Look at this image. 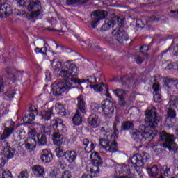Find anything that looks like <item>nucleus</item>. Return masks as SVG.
I'll use <instances>...</instances> for the list:
<instances>
[{
	"instance_id": "58",
	"label": "nucleus",
	"mask_w": 178,
	"mask_h": 178,
	"mask_svg": "<svg viewBox=\"0 0 178 178\" xmlns=\"http://www.w3.org/2000/svg\"><path fill=\"white\" fill-rule=\"evenodd\" d=\"M134 60L137 63V65H141V63H143L144 60H143V58H141V57H140L138 56H136L134 57Z\"/></svg>"
},
{
	"instance_id": "34",
	"label": "nucleus",
	"mask_w": 178,
	"mask_h": 178,
	"mask_svg": "<svg viewBox=\"0 0 178 178\" xmlns=\"http://www.w3.org/2000/svg\"><path fill=\"white\" fill-rule=\"evenodd\" d=\"M37 144L40 147H44V145H47V136L45 134L38 135Z\"/></svg>"
},
{
	"instance_id": "12",
	"label": "nucleus",
	"mask_w": 178,
	"mask_h": 178,
	"mask_svg": "<svg viewBox=\"0 0 178 178\" xmlns=\"http://www.w3.org/2000/svg\"><path fill=\"white\" fill-rule=\"evenodd\" d=\"M12 8L7 3L0 4V17H8L12 15Z\"/></svg>"
},
{
	"instance_id": "47",
	"label": "nucleus",
	"mask_w": 178,
	"mask_h": 178,
	"mask_svg": "<svg viewBox=\"0 0 178 178\" xmlns=\"http://www.w3.org/2000/svg\"><path fill=\"white\" fill-rule=\"evenodd\" d=\"M22 136L20 135H18L17 137V139H15L13 141V144L14 145V147H16L17 148L20 147L22 145Z\"/></svg>"
},
{
	"instance_id": "24",
	"label": "nucleus",
	"mask_w": 178,
	"mask_h": 178,
	"mask_svg": "<svg viewBox=\"0 0 178 178\" xmlns=\"http://www.w3.org/2000/svg\"><path fill=\"white\" fill-rule=\"evenodd\" d=\"M106 151H108L111 154H115V152H118V151H119L118 147V143H116L115 139H111V140H109L108 146H107Z\"/></svg>"
},
{
	"instance_id": "26",
	"label": "nucleus",
	"mask_w": 178,
	"mask_h": 178,
	"mask_svg": "<svg viewBox=\"0 0 178 178\" xmlns=\"http://www.w3.org/2000/svg\"><path fill=\"white\" fill-rule=\"evenodd\" d=\"M121 83L122 86H130V84L134 83L133 75L131 74L124 75L121 77Z\"/></svg>"
},
{
	"instance_id": "5",
	"label": "nucleus",
	"mask_w": 178,
	"mask_h": 178,
	"mask_svg": "<svg viewBox=\"0 0 178 178\" xmlns=\"http://www.w3.org/2000/svg\"><path fill=\"white\" fill-rule=\"evenodd\" d=\"M95 108H93V111L97 112L99 109H102L105 118H111L113 116L115 112V104L110 100H106L101 106L97 105V106H95Z\"/></svg>"
},
{
	"instance_id": "31",
	"label": "nucleus",
	"mask_w": 178,
	"mask_h": 178,
	"mask_svg": "<svg viewBox=\"0 0 178 178\" xmlns=\"http://www.w3.org/2000/svg\"><path fill=\"white\" fill-rule=\"evenodd\" d=\"M35 115L34 113H29L26 114V115L23 118V120L27 124H31L34 120L35 119Z\"/></svg>"
},
{
	"instance_id": "2",
	"label": "nucleus",
	"mask_w": 178,
	"mask_h": 178,
	"mask_svg": "<svg viewBox=\"0 0 178 178\" xmlns=\"http://www.w3.org/2000/svg\"><path fill=\"white\" fill-rule=\"evenodd\" d=\"M51 66L54 70V73H58L60 77L68 79L74 83V84H80L81 83L76 78L79 76V68L74 63L66 62L62 65L60 61L54 60L51 63Z\"/></svg>"
},
{
	"instance_id": "51",
	"label": "nucleus",
	"mask_w": 178,
	"mask_h": 178,
	"mask_svg": "<svg viewBox=\"0 0 178 178\" xmlns=\"http://www.w3.org/2000/svg\"><path fill=\"white\" fill-rule=\"evenodd\" d=\"M60 178H72V172L69 170H65L62 173Z\"/></svg>"
},
{
	"instance_id": "22",
	"label": "nucleus",
	"mask_w": 178,
	"mask_h": 178,
	"mask_svg": "<svg viewBox=\"0 0 178 178\" xmlns=\"http://www.w3.org/2000/svg\"><path fill=\"white\" fill-rule=\"evenodd\" d=\"M77 158V152L74 150H68L65 152V159L69 163H73Z\"/></svg>"
},
{
	"instance_id": "55",
	"label": "nucleus",
	"mask_w": 178,
	"mask_h": 178,
	"mask_svg": "<svg viewBox=\"0 0 178 178\" xmlns=\"http://www.w3.org/2000/svg\"><path fill=\"white\" fill-rule=\"evenodd\" d=\"M12 177V173L9 171H4L2 173L1 178H11Z\"/></svg>"
},
{
	"instance_id": "4",
	"label": "nucleus",
	"mask_w": 178,
	"mask_h": 178,
	"mask_svg": "<svg viewBox=\"0 0 178 178\" xmlns=\"http://www.w3.org/2000/svg\"><path fill=\"white\" fill-rule=\"evenodd\" d=\"M160 141L163 143V148H165L169 151H173L175 154L177 152L178 147H176L177 145L176 143H175V135H170L165 131H163L160 134Z\"/></svg>"
},
{
	"instance_id": "56",
	"label": "nucleus",
	"mask_w": 178,
	"mask_h": 178,
	"mask_svg": "<svg viewBox=\"0 0 178 178\" xmlns=\"http://www.w3.org/2000/svg\"><path fill=\"white\" fill-rule=\"evenodd\" d=\"M122 173H127L129 175L130 173V170H129V165H124L121 168Z\"/></svg>"
},
{
	"instance_id": "41",
	"label": "nucleus",
	"mask_w": 178,
	"mask_h": 178,
	"mask_svg": "<svg viewBox=\"0 0 178 178\" xmlns=\"http://www.w3.org/2000/svg\"><path fill=\"white\" fill-rule=\"evenodd\" d=\"M55 151L58 158H62L63 156L65 157L66 155V152H65V149H63V147L56 148Z\"/></svg>"
},
{
	"instance_id": "33",
	"label": "nucleus",
	"mask_w": 178,
	"mask_h": 178,
	"mask_svg": "<svg viewBox=\"0 0 178 178\" xmlns=\"http://www.w3.org/2000/svg\"><path fill=\"white\" fill-rule=\"evenodd\" d=\"M115 25V23L113 22V20H109V19H106L104 21V24L102 26L101 31H106V30H109L111 27H113Z\"/></svg>"
},
{
	"instance_id": "48",
	"label": "nucleus",
	"mask_w": 178,
	"mask_h": 178,
	"mask_svg": "<svg viewBox=\"0 0 178 178\" xmlns=\"http://www.w3.org/2000/svg\"><path fill=\"white\" fill-rule=\"evenodd\" d=\"M102 87H105V84L100 83L99 84H95L92 86V88H94L95 91H97L98 92H101L102 90Z\"/></svg>"
},
{
	"instance_id": "49",
	"label": "nucleus",
	"mask_w": 178,
	"mask_h": 178,
	"mask_svg": "<svg viewBox=\"0 0 178 178\" xmlns=\"http://www.w3.org/2000/svg\"><path fill=\"white\" fill-rule=\"evenodd\" d=\"M41 13V11L40 9H38L36 11H32L29 16V19H34L35 17H38L40 16V14Z\"/></svg>"
},
{
	"instance_id": "64",
	"label": "nucleus",
	"mask_w": 178,
	"mask_h": 178,
	"mask_svg": "<svg viewBox=\"0 0 178 178\" xmlns=\"http://www.w3.org/2000/svg\"><path fill=\"white\" fill-rule=\"evenodd\" d=\"M173 54H174V55H175V56H178V45L174 48Z\"/></svg>"
},
{
	"instance_id": "23",
	"label": "nucleus",
	"mask_w": 178,
	"mask_h": 178,
	"mask_svg": "<svg viewBox=\"0 0 178 178\" xmlns=\"http://www.w3.org/2000/svg\"><path fill=\"white\" fill-rule=\"evenodd\" d=\"M77 111L79 112H81L82 113H86L87 112V110H86V102H84V96L80 95L77 97Z\"/></svg>"
},
{
	"instance_id": "32",
	"label": "nucleus",
	"mask_w": 178,
	"mask_h": 178,
	"mask_svg": "<svg viewBox=\"0 0 178 178\" xmlns=\"http://www.w3.org/2000/svg\"><path fill=\"white\" fill-rule=\"evenodd\" d=\"M55 108L58 115H60L61 116H66V108H65V106L62 104H56Z\"/></svg>"
},
{
	"instance_id": "28",
	"label": "nucleus",
	"mask_w": 178,
	"mask_h": 178,
	"mask_svg": "<svg viewBox=\"0 0 178 178\" xmlns=\"http://www.w3.org/2000/svg\"><path fill=\"white\" fill-rule=\"evenodd\" d=\"M53 108H47V110H44L41 112V116L42 119L43 120H49L51 119V116L54 115V113L52 112Z\"/></svg>"
},
{
	"instance_id": "35",
	"label": "nucleus",
	"mask_w": 178,
	"mask_h": 178,
	"mask_svg": "<svg viewBox=\"0 0 178 178\" xmlns=\"http://www.w3.org/2000/svg\"><path fill=\"white\" fill-rule=\"evenodd\" d=\"M30 143H28L25 145V148L28 149L30 152L31 151H34L35 149V145L37 144V142L35 141V139H30Z\"/></svg>"
},
{
	"instance_id": "60",
	"label": "nucleus",
	"mask_w": 178,
	"mask_h": 178,
	"mask_svg": "<svg viewBox=\"0 0 178 178\" xmlns=\"http://www.w3.org/2000/svg\"><path fill=\"white\" fill-rule=\"evenodd\" d=\"M79 2H81V0H66L67 5H74Z\"/></svg>"
},
{
	"instance_id": "39",
	"label": "nucleus",
	"mask_w": 178,
	"mask_h": 178,
	"mask_svg": "<svg viewBox=\"0 0 178 178\" xmlns=\"http://www.w3.org/2000/svg\"><path fill=\"white\" fill-rule=\"evenodd\" d=\"M78 80H79V81H81V83H78V84H82L83 83H87V81L88 83H90V84H95V83H97V77H95V76H90L87 79H78Z\"/></svg>"
},
{
	"instance_id": "15",
	"label": "nucleus",
	"mask_w": 178,
	"mask_h": 178,
	"mask_svg": "<svg viewBox=\"0 0 178 178\" xmlns=\"http://www.w3.org/2000/svg\"><path fill=\"white\" fill-rule=\"evenodd\" d=\"M152 88L154 90V102H157V104H160L162 102V95H161V89L159 88V84L157 82H154L152 86Z\"/></svg>"
},
{
	"instance_id": "6",
	"label": "nucleus",
	"mask_w": 178,
	"mask_h": 178,
	"mask_svg": "<svg viewBox=\"0 0 178 178\" xmlns=\"http://www.w3.org/2000/svg\"><path fill=\"white\" fill-rule=\"evenodd\" d=\"M72 83H70L69 81L57 83L53 87V95H55L56 97L61 95V94H63V92H65V91H67V90H70V88H72Z\"/></svg>"
},
{
	"instance_id": "43",
	"label": "nucleus",
	"mask_w": 178,
	"mask_h": 178,
	"mask_svg": "<svg viewBox=\"0 0 178 178\" xmlns=\"http://www.w3.org/2000/svg\"><path fill=\"white\" fill-rule=\"evenodd\" d=\"M99 166L102 165H93L92 168H90V173L93 175L94 177H97V176H98V173H99Z\"/></svg>"
},
{
	"instance_id": "36",
	"label": "nucleus",
	"mask_w": 178,
	"mask_h": 178,
	"mask_svg": "<svg viewBox=\"0 0 178 178\" xmlns=\"http://www.w3.org/2000/svg\"><path fill=\"white\" fill-rule=\"evenodd\" d=\"M134 124L130 121H125L122 124V130H133Z\"/></svg>"
},
{
	"instance_id": "52",
	"label": "nucleus",
	"mask_w": 178,
	"mask_h": 178,
	"mask_svg": "<svg viewBox=\"0 0 178 178\" xmlns=\"http://www.w3.org/2000/svg\"><path fill=\"white\" fill-rule=\"evenodd\" d=\"M116 20L118 26L120 27H124V19H123L122 17H116Z\"/></svg>"
},
{
	"instance_id": "20",
	"label": "nucleus",
	"mask_w": 178,
	"mask_h": 178,
	"mask_svg": "<svg viewBox=\"0 0 178 178\" xmlns=\"http://www.w3.org/2000/svg\"><path fill=\"white\" fill-rule=\"evenodd\" d=\"M52 140L54 145H58L59 147L62 145V144H63V141H65V138L60 133L54 131L53 133Z\"/></svg>"
},
{
	"instance_id": "40",
	"label": "nucleus",
	"mask_w": 178,
	"mask_h": 178,
	"mask_svg": "<svg viewBox=\"0 0 178 178\" xmlns=\"http://www.w3.org/2000/svg\"><path fill=\"white\" fill-rule=\"evenodd\" d=\"M60 176V170L58 168H54L49 172L50 178H59Z\"/></svg>"
},
{
	"instance_id": "62",
	"label": "nucleus",
	"mask_w": 178,
	"mask_h": 178,
	"mask_svg": "<svg viewBox=\"0 0 178 178\" xmlns=\"http://www.w3.org/2000/svg\"><path fill=\"white\" fill-rule=\"evenodd\" d=\"M43 133H44V134H47V136H51V129L47 127L44 128Z\"/></svg>"
},
{
	"instance_id": "45",
	"label": "nucleus",
	"mask_w": 178,
	"mask_h": 178,
	"mask_svg": "<svg viewBox=\"0 0 178 178\" xmlns=\"http://www.w3.org/2000/svg\"><path fill=\"white\" fill-rule=\"evenodd\" d=\"M16 94V91L15 90H8L5 94H4V98L6 99H10V98H13L15 97V95Z\"/></svg>"
},
{
	"instance_id": "11",
	"label": "nucleus",
	"mask_w": 178,
	"mask_h": 178,
	"mask_svg": "<svg viewBox=\"0 0 178 178\" xmlns=\"http://www.w3.org/2000/svg\"><path fill=\"white\" fill-rule=\"evenodd\" d=\"M15 131V122L11 121L9 127H5L2 134L0 136V140H3L9 138Z\"/></svg>"
},
{
	"instance_id": "54",
	"label": "nucleus",
	"mask_w": 178,
	"mask_h": 178,
	"mask_svg": "<svg viewBox=\"0 0 178 178\" xmlns=\"http://www.w3.org/2000/svg\"><path fill=\"white\" fill-rule=\"evenodd\" d=\"M147 51H149V46L143 45L140 47V52L142 54H145V52H147Z\"/></svg>"
},
{
	"instance_id": "7",
	"label": "nucleus",
	"mask_w": 178,
	"mask_h": 178,
	"mask_svg": "<svg viewBox=\"0 0 178 178\" xmlns=\"http://www.w3.org/2000/svg\"><path fill=\"white\" fill-rule=\"evenodd\" d=\"M108 16V12L105 10H95L91 13V17L93 20L90 22V26L92 29H95L97 27V24L98 22L105 19Z\"/></svg>"
},
{
	"instance_id": "10",
	"label": "nucleus",
	"mask_w": 178,
	"mask_h": 178,
	"mask_svg": "<svg viewBox=\"0 0 178 178\" xmlns=\"http://www.w3.org/2000/svg\"><path fill=\"white\" fill-rule=\"evenodd\" d=\"M2 149L3 152V156H6V159H12L13 156H15V152L16 151L15 149L10 147V145H9V143L6 142L2 144Z\"/></svg>"
},
{
	"instance_id": "50",
	"label": "nucleus",
	"mask_w": 178,
	"mask_h": 178,
	"mask_svg": "<svg viewBox=\"0 0 178 178\" xmlns=\"http://www.w3.org/2000/svg\"><path fill=\"white\" fill-rule=\"evenodd\" d=\"M6 163V156L3 154H0V168H3Z\"/></svg>"
},
{
	"instance_id": "17",
	"label": "nucleus",
	"mask_w": 178,
	"mask_h": 178,
	"mask_svg": "<svg viewBox=\"0 0 178 178\" xmlns=\"http://www.w3.org/2000/svg\"><path fill=\"white\" fill-rule=\"evenodd\" d=\"M40 159L44 163H49L54 159L52 152L47 149H43L41 152Z\"/></svg>"
},
{
	"instance_id": "53",
	"label": "nucleus",
	"mask_w": 178,
	"mask_h": 178,
	"mask_svg": "<svg viewBox=\"0 0 178 178\" xmlns=\"http://www.w3.org/2000/svg\"><path fill=\"white\" fill-rule=\"evenodd\" d=\"M30 172L27 171V170H24V171L21 172L18 178H29Z\"/></svg>"
},
{
	"instance_id": "16",
	"label": "nucleus",
	"mask_w": 178,
	"mask_h": 178,
	"mask_svg": "<svg viewBox=\"0 0 178 178\" xmlns=\"http://www.w3.org/2000/svg\"><path fill=\"white\" fill-rule=\"evenodd\" d=\"M178 79L166 77L164 80V86L167 88L168 91H172L175 87H177Z\"/></svg>"
},
{
	"instance_id": "1",
	"label": "nucleus",
	"mask_w": 178,
	"mask_h": 178,
	"mask_svg": "<svg viewBox=\"0 0 178 178\" xmlns=\"http://www.w3.org/2000/svg\"><path fill=\"white\" fill-rule=\"evenodd\" d=\"M145 122L147 127H145L143 133L138 129H132L131 131V135L132 138L136 143H141L143 140H147V138L152 139L154 137V129L158 126L159 123V115L156 111V108L152 107L145 111Z\"/></svg>"
},
{
	"instance_id": "37",
	"label": "nucleus",
	"mask_w": 178,
	"mask_h": 178,
	"mask_svg": "<svg viewBox=\"0 0 178 178\" xmlns=\"http://www.w3.org/2000/svg\"><path fill=\"white\" fill-rule=\"evenodd\" d=\"M178 104V96L171 95L170 97L169 106L170 108H177Z\"/></svg>"
},
{
	"instance_id": "14",
	"label": "nucleus",
	"mask_w": 178,
	"mask_h": 178,
	"mask_svg": "<svg viewBox=\"0 0 178 178\" xmlns=\"http://www.w3.org/2000/svg\"><path fill=\"white\" fill-rule=\"evenodd\" d=\"M53 129H54V131H56V133H66V126L63 122L59 120H55L54 123L53 124Z\"/></svg>"
},
{
	"instance_id": "42",
	"label": "nucleus",
	"mask_w": 178,
	"mask_h": 178,
	"mask_svg": "<svg viewBox=\"0 0 178 178\" xmlns=\"http://www.w3.org/2000/svg\"><path fill=\"white\" fill-rule=\"evenodd\" d=\"M167 118L168 119H176V111L172 108V107L168 108Z\"/></svg>"
},
{
	"instance_id": "61",
	"label": "nucleus",
	"mask_w": 178,
	"mask_h": 178,
	"mask_svg": "<svg viewBox=\"0 0 178 178\" xmlns=\"http://www.w3.org/2000/svg\"><path fill=\"white\" fill-rule=\"evenodd\" d=\"M83 148H86V147H88L89 145L91 144V142L88 139H83Z\"/></svg>"
},
{
	"instance_id": "59",
	"label": "nucleus",
	"mask_w": 178,
	"mask_h": 178,
	"mask_svg": "<svg viewBox=\"0 0 178 178\" xmlns=\"http://www.w3.org/2000/svg\"><path fill=\"white\" fill-rule=\"evenodd\" d=\"M29 112H31V113H34L35 115H38V111L34 106H31L29 107Z\"/></svg>"
},
{
	"instance_id": "3",
	"label": "nucleus",
	"mask_w": 178,
	"mask_h": 178,
	"mask_svg": "<svg viewBox=\"0 0 178 178\" xmlns=\"http://www.w3.org/2000/svg\"><path fill=\"white\" fill-rule=\"evenodd\" d=\"M148 161H149V158L147 153H137L129 159V161L131 163V166L134 168L137 175H140L141 171L139 170L140 168H143L144 166V162H148Z\"/></svg>"
},
{
	"instance_id": "44",
	"label": "nucleus",
	"mask_w": 178,
	"mask_h": 178,
	"mask_svg": "<svg viewBox=\"0 0 178 178\" xmlns=\"http://www.w3.org/2000/svg\"><path fill=\"white\" fill-rule=\"evenodd\" d=\"M155 20H159L161 22H165L166 20V17L163 15H158V17L156 16H152L149 17V22H155Z\"/></svg>"
},
{
	"instance_id": "21",
	"label": "nucleus",
	"mask_w": 178,
	"mask_h": 178,
	"mask_svg": "<svg viewBox=\"0 0 178 178\" xmlns=\"http://www.w3.org/2000/svg\"><path fill=\"white\" fill-rule=\"evenodd\" d=\"M32 172L36 177H44V175H45L44 167L40 165H33L32 167Z\"/></svg>"
},
{
	"instance_id": "30",
	"label": "nucleus",
	"mask_w": 178,
	"mask_h": 178,
	"mask_svg": "<svg viewBox=\"0 0 178 178\" xmlns=\"http://www.w3.org/2000/svg\"><path fill=\"white\" fill-rule=\"evenodd\" d=\"M152 21H149V18H148V20L143 21V19H138L136 20V29L138 30H143V29H144V27H145V25L147 24V26H149V23Z\"/></svg>"
},
{
	"instance_id": "9",
	"label": "nucleus",
	"mask_w": 178,
	"mask_h": 178,
	"mask_svg": "<svg viewBox=\"0 0 178 178\" xmlns=\"http://www.w3.org/2000/svg\"><path fill=\"white\" fill-rule=\"evenodd\" d=\"M115 95L118 98V104L120 106H124L126 105V98L127 97V94L126 91L122 89H115L113 90Z\"/></svg>"
},
{
	"instance_id": "13",
	"label": "nucleus",
	"mask_w": 178,
	"mask_h": 178,
	"mask_svg": "<svg viewBox=\"0 0 178 178\" xmlns=\"http://www.w3.org/2000/svg\"><path fill=\"white\" fill-rule=\"evenodd\" d=\"M88 122L91 127L97 129V127H99L101 124V119H99V116H98V115L92 113L88 117Z\"/></svg>"
},
{
	"instance_id": "63",
	"label": "nucleus",
	"mask_w": 178,
	"mask_h": 178,
	"mask_svg": "<svg viewBox=\"0 0 178 178\" xmlns=\"http://www.w3.org/2000/svg\"><path fill=\"white\" fill-rule=\"evenodd\" d=\"M46 80H51V72L49 70H47L45 72Z\"/></svg>"
},
{
	"instance_id": "57",
	"label": "nucleus",
	"mask_w": 178,
	"mask_h": 178,
	"mask_svg": "<svg viewBox=\"0 0 178 178\" xmlns=\"http://www.w3.org/2000/svg\"><path fill=\"white\" fill-rule=\"evenodd\" d=\"M5 91V85L3 84V79L0 78V94Z\"/></svg>"
},
{
	"instance_id": "46",
	"label": "nucleus",
	"mask_w": 178,
	"mask_h": 178,
	"mask_svg": "<svg viewBox=\"0 0 178 178\" xmlns=\"http://www.w3.org/2000/svg\"><path fill=\"white\" fill-rule=\"evenodd\" d=\"M94 148H95V144L94 142H90V144L85 147L83 149L85 152L87 154H90V152H92L94 151Z\"/></svg>"
},
{
	"instance_id": "25",
	"label": "nucleus",
	"mask_w": 178,
	"mask_h": 178,
	"mask_svg": "<svg viewBox=\"0 0 178 178\" xmlns=\"http://www.w3.org/2000/svg\"><path fill=\"white\" fill-rule=\"evenodd\" d=\"M146 170L150 177L155 178L159 175V169H158V166L156 165H154L152 167L146 168Z\"/></svg>"
},
{
	"instance_id": "18",
	"label": "nucleus",
	"mask_w": 178,
	"mask_h": 178,
	"mask_svg": "<svg viewBox=\"0 0 178 178\" xmlns=\"http://www.w3.org/2000/svg\"><path fill=\"white\" fill-rule=\"evenodd\" d=\"M90 158L92 165H95L96 166H102L104 161L97 152H93Z\"/></svg>"
},
{
	"instance_id": "27",
	"label": "nucleus",
	"mask_w": 178,
	"mask_h": 178,
	"mask_svg": "<svg viewBox=\"0 0 178 178\" xmlns=\"http://www.w3.org/2000/svg\"><path fill=\"white\" fill-rule=\"evenodd\" d=\"M7 76L8 79L12 80H16L19 76H22V72L15 70V69H8L7 70Z\"/></svg>"
},
{
	"instance_id": "19",
	"label": "nucleus",
	"mask_w": 178,
	"mask_h": 178,
	"mask_svg": "<svg viewBox=\"0 0 178 178\" xmlns=\"http://www.w3.org/2000/svg\"><path fill=\"white\" fill-rule=\"evenodd\" d=\"M105 137H106V140L105 139H100L99 140V145L100 147H102V148H103V149H107L109 145V141H111L112 140V138H113V137H115V135H113V134H109V132L106 133L105 135Z\"/></svg>"
},
{
	"instance_id": "38",
	"label": "nucleus",
	"mask_w": 178,
	"mask_h": 178,
	"mask_svg": "<svg viewBox=\"0 0 178 178\" xmlns=\"http://www.w3.org/2000/svg\"><path fill=\"white\" fill-rule=\"evenodd\" d=\"M120 123V118H119V115H116L115 118V122L113 125V129L114 130L113 134H115V137H118L119 134V131L118 130L117 126Z\"/></svg>"
},
{
	"instance_id": "8",
	"label": "nucleus",
	"mask_w": 178,
	"mask_h": 178,
	"mask_svg": "<svg viewBox=\"0 0 178 178\" xmlns=\"http://www.w3.org/2000/svg\"><path fill=\"white\" fill-rule=\"evenodd\" d=\"M112 34L114 35L115 40L120 42V44H123L124 41H127V40H129L127 33L120 28L114 29Z\"/></svg>"
},
{
	"instance_id": "29",
	"label": "nucleus",
	"mask_w": 178,
	"mask_h": 178,
	"mask_svg": "<svg viewBox=\"0 0 178 178\" xmlns=\"http://www.w3.org/2000/svg\"><path fill=\"white\" fill-rule=\"evenodd\" d=\"M72 122H73V124H75V126H80V124L83 123L81 114H80V111H79V110H76L75 115L72 118Z\"/></svg>"
}]
</instances>
